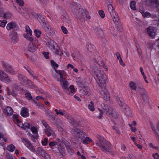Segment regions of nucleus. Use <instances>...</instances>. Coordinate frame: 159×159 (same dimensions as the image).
<instances>
[{
	"label": "nucleus",
	"mask_w": 159,
	"mask_h": 159,
	"mask_svg": "<svg viewBox=\"0 0 159 159\" xmlns=\"http://www.w3.org/2000/svg\"><path fill=\"white\" fill-rule=\"evenodd\" d=\"M61 29L63 32L65 34H67L68 32V31L67 29L64 26L61 27Z\"/></svg>",
	"instance_id": "69168bd1"
},
{
	"label": "nucleus",
	"mask_w": 159,
	"mask_h": 159,
	"mask_svg": "<svg viewBox=\"0 0 159 159\" xmlns=\"http://www.w3.org/2000/svg\"><path fill=\"white\" fill-rule=\"evenodd\" d=\"M55 111L56 112L57 115L59 114L61 116H64L66 118L69 119V116L66 114L65 110L62 109H60L58 110L57 109H55Z\"/></svg>",
	"instance_id": "a211bd4d"
},
{
	"label": "nucleus",
	"mask_w": 159,
	"mask_h": 159,
	"mask_svg": "<svg viewBox=\"0 0 159 159\" xmlns=\"http://www.w3.org/2000/svg\"><path fill=\"white\" fill-rule=\"evenodd\" d=\"M67 150L68 152L71 155H72L74 154V151L72 149V148L69 146H67L66 147Z\"/></svg>",
	"instance_id": "79ce46f5"
},
{
	"label": "nucleus",
	"mask_w": 159,
	"mask_h": 159,
	"mask_svg": "<svg viewBox=\"0 0 159 159\" xmlns=\"http://www.w3.org/2000/svg\"><path fill=\"white\" fill-rule=\"evenodd\" d=\"M139 12L142 14L143 17L149 18L151 17H154V15H151V14L148 11H145L143 9H139Z\"/></svg>",
	"instance_id": "6ab92c4d"
},
{
	"label": "nucleus",
	"mask_w": 159,
	"mask_h": 159,
	"mask_svg": "<svg viewBox=\"0 0 159 159\" xmlns=\"http://www.w3.org/2000/svg\"><path fill=\"white\" fill-rule=\"evenodd\" d=\"M137 48V52L139 55H141L142 52L141 50V48L140 47L139 45L138 44H136V45Z\"/></svg>",
	"instance_id": "49530a36"
},
{
	"label": "nucleus",
	"mask_w": 159,
	"mask_h": 159,
	"mask_svg": "<svg viewBox=\"0 0 159 159\" xmlns=\"http://www.w3.org/2000/svg\"><path fill=\"white\" fill-rule=\"evenodd\" d=\"M107 7L108 11L112 18L114 22L117 25L119 26V27L120 29L119 30L121 31V26L120 23L119 19L113 7L111 4H109L108 5Z\"/></svg>",
	"instance_id": "20e7f679"
},
{
	"label": "nucleus",
	"mask_w": 159,
	"mask_h": 159,
	"mask_svg": "<svg viewBox=\"0 0 159 159\" xmlns=\"http://www.w3.org/2000/svg\"><path fill=\"white\" fill-rule=\"evenodd\" d=\"M116 100L119 105L122 107H124V109H125L126 105L125 104L123 99L120 97L117 96L116 98Z\"/></svg>",
	"instance_id": "aec40b11"
},
{
	"label": "nucleus",
	"mask_w": 159,
	"mask_h": 159,
	"mask_svg": "<svg viewBox=\"0 0 159 159\" xmlns=\"http://www.w3.org/2000/svg\"><path fill=\"white\" fill-rule=\"evenodd\" d=\"M80 93L81 95H85L87 96H89L91 93L90 89L88 87H84L83 89L80 90Z\"/></svg>",
	"instance_id": "dca6fc26"
},
{
	"label": "nucleus",
	"mask_w": 159,
	"mask_h": 159,
	"mask_svg": "<svg viewBox=\"0 0 159 159\" xmlns=\"http://www.w3.org/2000/svg\"><path fill=\"white\" fill-rule=\"evenodd\" d=\"M2 67L5 71L11 75H14L16 74V71L8 63L3 61L2 62Z\"/></svg>",
	"instance_id": "423d86ee"
},
{
	"label": "nucleus",
	"mask_w": 159,
	"mask_h": 159,
	"mask_svg": "<svg viewBox=\"0 0 159 159\" xmlns=\"http://www.w3.org/2000/svg\"><path fill=\"white\" fill-rule=\"evenodd\" d=\"M7 29L8 30L13 29L15 30H17L18 29V25L16 23L11 22L7 24Z\"/></svg>",
	"instance_id": "4468645a"
},
{
	"label": "nucleus",
	"mask_w": 159,
	"mask_h": 159,
	"mask_svg": "<svg viewBox=\"0 0 159 159\" xmlns=\"http://www.w3.org/2000/svg\"><path fill=\"white\" fill-rule=\"evenodd\" d=\"M68 90L70 91L71 93H73L75 90L74 86L72 85H70L69 88L68 89Z\"/></svg>",
	"instance_id": "6e6d98bb"
},
{
	"label": "nucleus",
	"mask_w": 159,
	"mask_h": 159,
	"mask_svg": "<svg viewBox=\"0 0 159 159\" xmlns=\"http://www.w3.org/2000/svg\"><path fill=\"white\" fill-rule=\"evenodd\" d=\"M42 123L43 125L45 127V129H47V128H49V127H50L48 126V125L47 124V122L45 120H43L42 121Z\"/></svg>",
	"instance_id": "13d9d810"
},
{
	"label": "nucleus",
	"mask_w": 159,
	"mask_h": 159,
	"mask_svg": "<svg viewBox=\"0 0 159 159\" xmlns=\"http://www.w3.org/2000/svg\"><path fill=\"white\" fill-rule=\"evenodd\" d=\"M23 36L25 38L30 41H32L34 40L33 38L28 34H23Z\"/></svg>",
	"instance_id": "f704fd0d"
},
{
	"label": "nucleus",
	"mask_w": 159,
	"mask_h": 159,
	"mask_svg": "<svg viewBox=\"0 0 159 159\" xmlns=\"http://www.w3.org/2000/svg\"><path fill=\"white\" fill-rule=\"evenodd\" d=\"M101 107L104 111L107 110L108 108L109 107L107 105H106L104 103H102L101 104Z\"/></svg>",
	"instance_id": "864d4df0"
},
{
	"label": "nucleus",
	"mask_w": 159,
	"mask_h": 159,
	"mask_svg": "<svg viewBox=\"0 0 159 159\" xmlns=\"http://www.w3.org/2000/svg\"><path fill=\"white\" fill-rule=\"evenodd\" d=\"M72 134L78 139H82L86 136L85 133L84 132L76 127H74L71 130Z\"/></svg>",
	"instance_id": "39448f33"
},
{
	"label": "nucleus",
	"mask_w": 159,
	"mask_h": 159,
	"mask_svg": "<svg viewBox=\"0 0 159 159\" xmlns=\"http://www.w3.org/2000/svg\"><path fill=\"white\" fill-rule=\"evenodd\" d=\"M70 7L75 17L81 22L84 21L86 19H90V17L88 15L87 11L81 8L80 4L73 2L70 4Z\"/></svg>",
	"instance_id": "f257e3e1"
},
{
	"label": "nucleus",
	"mask_w": 159,
	"mask_h": 159,
	"mask_svg": "<svg viewBox=\"0 0 159 159\" xmlns=\"http://www.w3.org/2000/svg\"><path fill=\"white\" fill-rule=\"evenodd\" d=\"M98 109L100 113L99 115L97 116V117L99 119H101L102 117L103 113L101 109Z\"/></svg>",
	"instance_id": "680f3d73"
},
{
	"label": "nucleus",
	"mask_w": 159,
	"mask_h": 159,
	"mask_svg": "<svg viewBox=\"0 0 159 159\" xmlns=\"http://www.w3.org/2000/svg\"><path fill=\"white\" fill-rule=\"evenodd\" d=\"M48 141V138H45L43 141H42V143L43 145H45L47 144Z\"/></svg>",
	"instance_id": "338daca9"
},
{
	"label": "nucleus",
	"mask_w": 159,
	"mask_h": 159,
	"mask_svg": "<svg viewBox=\"0 0 159 159\" xmlns=\"http://www.w3.org/2000/svg\"><path fill=\"white\" fill-rule=\"evenodd\" d=\"M7 141V139L4 138L2 135L0 134V143H4V142H6Z\"/></svg>",
	"instance_id": "de8ad7c7"
},
{
	"label": "nucleus",
	"mask_w": 159,
	"mask_h": 159,
	"mask_svg": "<svg viewBox=\"0 0 159 159\" xmlns=\"http://www.w3.org/2000/svg\"><path fill=\"white\" fill-rule=\"evenodd\" d=\"M0 79L2 81L7 83H10L11 79L8 75L5 72L0 70Z\"/></svg>",
	"instance_id": "6e6552de"
},
{
	"label": "nucleus",
	"mask_w": 159,
	"mask_h": 159,
	"mask_svg": "<svg viewBox=\"0 0 159 159\" xmlns=\"http://www.w3.org/2000/svg\"><path fill=\"white\" fill-rule=\"evenodd\" d=\"M38 19L43 27V26L46 25L45 22V19L42 15H39L38 17Z\"/></svg>",
	"instance_id": "b1692460"
},
{
	"label": "nucleus",
	"mask_w": 159,
	"mask_h": 159,
	"mask_svg": "<svg viewBox=\"0 0 159 159\" xmlns=\"http://www.w3.org/2000/svg\"><path fill=\"white\" fill-rule=\"evenodd\" d=\"M135 5L136 2L135 1H133L131 2L130 4V7L131 8L132 10H135L136 9Z\"/></svg>",
	"instance_id": "37998d69"
},
{
	"label": "nucleus",
	"mask_w": 159,
	"mask_h": 159,
	"mask_svg": "<svg viewBox=\"0 0 159 159\" xmlns=\"http://www.w3.org/2000/svg\"><path fill=\"white\" fill-rule=\"evenodd\" d=\"M64 145L60 141V143H58V149L60 153L62 156H65L66 155V151L65 147L63 146Z\"/></svg>",
	"instance_id": "9b49d317"
},
{
	"label": "nucleus",
	"mask_w": 159,
	"mask_h": 159,
	"mask_svg": "<svg viewBox=\"0 0 159 159\" xmlns=\"http://www.w3.org/2000/svg\"><path fill=\"white\" fill-rule=\"evenodd\" d=\"M106 111V114L109 116H111L112 115L113 110L110 107H109L107 109V110L105 111Z\"/></svg>",
	"instance_id": "2f4dec72"
},
{
	"label": "nucleus",
	"mask_w": 159,
	"mask_h": 159,
	"mask_svg": "<svg viewBox=\"0 0 159 159\" xmlns=\"http://www.w3.org/2000/svg\"><path fill=\"white\" fill-rule=\"evenodd\" d=\"M12 16V14L9 12L4 13L3 15V17L6 19H8L10 18Z\"/></svg>",
	"instance_id": "c9c22d12"
},
{
	"label": "nucleus",
	"mask_w": 159,
	"mask_h": 159,
	"mask_svg": "<svg viewBox=\"0 0 159 159\" xmlns=\"http://www.w3.org/2000/svg\"><path fill=\"white\" fill-rule=\"evenodd\" d=\"M34 32L37 38H38L40 37L41 34V32L40 30H39L35 29Z\"/></svg>",
	"instance_id": "ea45409f"
},
{
	"label": "nucleus",
	"mask_w": 159,
	"mask_h": 159,
	"mask_svg": "<svg viewBox=\"0 0 159 159\" xmlns=\"http://www.w3.org/2000/svg\"><path fill=\"white\" fill-rule=\"evenodd\" d=\"M100 66L102 67L105 69V71H107L108 70V68L106 66H105V64L103 62L101 61Z\"/></svg>",
	"instance_id": "0e129e2a"
},
{
	"label": "nucleus",
	"mask_w": 159,
	"mask_h": 159,
	"mask_svg": "<svg viewBox=\"0 0 159 159\" xmlns=\"http://www.w3.org/2000/svg\"><path fill=\"white\" fill-rule=\"evenodd\" d=\"M37 151L38 152V153L45 159H50V156L44 150L41 148H38L37 149Z\"/></svg>",
	"instance_id": "ddd939ff"
},
{
	"label": "nucleus",
	"mask_w": 159,
	"mask_h": 159,
	"mask_svg": "<svg viewBox=\"0 0 159 159\" xmlns=\"http://www.w3.org/2000/svg\"><path fill=\"white\" fill-rule=\"evenodd\" d=\"M97 137L98 139L96 140L95 143L100 149L105 152H111L112 146L111 143L99 135Z\"/></svg>",
	"instance_id": "7ed1b4c3"
},
{
	"label": "nucleus",
	"mask_w": 159,
	"mask_h": 159,
	"mask_svg": "<svg viewBox=\"0 0 159 159\" xmlns=\"http://www.w3.org/2000/svg\"><path fill=\"white\" fill-rule=\"evenodd\" d=\"M9 36L13 43H16L17 42L18 40V36L17 32L14 31H12L10 34Z\"/></svg>",
	"instance_id": "2eb2a0df"
},
{
	"label": "nucleus",
	"mask_w": 159,
	"mask_h": 159,
	"mask_svg": "<svg viewBox=\"0 0 159 159\" xmlns=\"http://www.w3.org/2000/svg\"><path fill=\"white\" fill-rule=\"evenodd\" d=\"M71 123L72 125L75 126V127L78 126L79 125V122L74 120L72 121Z\"/></svg>",
	"instance_id": "4d7b16f0"
},
{
	"label": "nucleus",
	"mask_w": 159,
	"mask_h": 159,
	"mask_svg": "<svg viewBox=\"0 0 159 159\" xmlns=\"http://www.w3.org/2000/svg\"><path fill=\"white\" fill-rule=\"evenodd\" d=\"M25 30L27 34H29L30 36L32 35V31L28 26L27 25L26 26Z\"/></svg>",
	"instance_id": "4c0bfd02"
},
{
	"label": "nucleus",
	"mask_w": 159,
	"mask_h": 159,
	"mask_svg": "<svg viewBox=\"0 0 159 159\" xmlns=\"http://www.w3.org/2000/svg\"><path fill=\"white\" fill-rule=\"evenodd\" d=\"M44 130L46 134L48 137L50 136L53 132L52 130L50 127L48 129V128L45 129Z\"/></svg>",
	"instance_id": "bb28decb"
},
{
	"label": "nucleus",
	"mask_w": 159,
	"mask_h": 159,
	"mask_svg": "<svg viewBox=\"0 0 159 159\" xmlns=\"http://www.w3.org/2000/svg\"><path fill=\"white\" fill-rule=\"evenodd\" d=\"M26 146L31 151L33 152H34L35 151V148L30 142Z\"/></svg>",
	"instance_id": "c756f323"
},
{
	"label": "nucleus",
	"mask_w": 159,
	"mask_h": 159,
	"mask_svg": "<svg viewBox=\"0 0 159 159\" xmlns=\"http://www.w3.org/2000/svg\"><path fill=\"white\" fill-rule=\"evenodd\" d=\"M139 91L142 95H144L146 93V91L143 88H141L139 89Z\"/></svg>",
	"instance_id": "603ef678"
},
{
	"label": "nucleus",
	"mask_w": 159,
	"mask_h": 159,
	"mask_svg": "<svg viewBox=\"0 0 159 159\" xmlns=\"http://www.w3.org/2000/svg\"><path fill=\"white\" fill-rule=\"evenodd\" d=\"M58 141L57 142L53 141L49 143V145L50 147H51V148L53 149V151H56L55 148V146L56 145H57L58 146V143H59L60 142H59V141H60V139H58Z\"/></svg>",
	"instance_id": "5701e85b"
},
{
	"label": "nucleus",
	"mask_w": 159,
	"mask_h": 159,
	"mask_svg": "<svg viewBox=\"0 0 159 159\" xmlns=\"http://www.w3.org/2000/svg\"><path fill=\"white\" fill-rule=\"evenodd\" d=\"M12 90L15 89L16 91H19L20 89V88L17 84L15 83L12 85Z\"/></svg>",
	"instance_id": "473e14b6"
},
{
	"label": "nucleus",
	"mask_w": 159,
	"mask_h": 159,
	"mask_svg": "<svg viewBox=\"0 0 159 159\" xmlns=\"http://www.w3.org/2000/svg\"><path fill=\"white\" fill-rule=\"evenodd\" d=\"M6 23V20L0 21V26L4 27L5 26Z\"/></svg>",
	"instance_id": "bf43d9fd"
},
{
	"label": "nucleus",
	"mask_w": 159,
	"mask_h": 159,
	"mask_svg": "<svg viewBox=\"0 0 159 159\" xmlns=\"http://www.w3.org/2000/svg\"><path fill=\"white\" fill-rule=\"evenodd\" d=\"M26 146L31 151L33 152H34L35 151V148L30 142Z\"/></svg>",
	"instance_id": "cd10ccee"
},
{
	"label": "nucleus",
	"mask_w": 159,
	"mask_h": 159,
	"mask_svg": "<svg viewBox=\"0 0 159 159\" xmlns=\"http://www.w3.org/2000/svg\"><path fill=\"white\" fill-rule=\"evenodd\" d=\"M30 124L28 123L25 122L24 124H22L21 128L23 129H30Z\"/></svg>",
	"instance_id": "e433bc0d"
},
{
	"label": "nucleus",
	"mask_w": 159,
	"mask_h": 159,
	"mask_svg": "<svg viewBox=\"0 0 159 159\" xmlns=\"http://www.w3.org/2000/svg\"><path fill=\"white\" fill-rule=\"evenodd\" d=\"M88 108L92 111H93L95 110V108L94 106L93 102L91 101L90 102V103L88 105Z\"/></svg>",
	"instance_id": "a878e982"
},
{
	"label": "nucleus",
	"mask_w": 159,
	"mask_h": 159,
	"mask_svg": "<svg viewBox=\"0 0 159 159\" xmlns=\"http://www.w3.org/2000/svg\"><path fill=\"white\" fill-rule=\"evenodd\" d=\"M99 66V64L97 63L91 67V70L100 86H102L103 85L104 86L107 82V78L104 72L98 68Z\"/></svg>",
	"instance_id": "f03ea898"
},
{
	"label": "nucleus",
	"mask_w": 159,
	"mask_h": 159,
	"mask_svg": "<svg viewBox=\"0 0 159 159\" xmlns=\"http://www.w3.org/2000/svg\"><path fill=\"white\" fill-rule=\"evenodd\" d=\"M39 45V43L38 40H34L29 43L28 46V49L29 51L34 52L37 50Z\"/></svg>",
	"instance_id": "0eeeda50"
},
{
	"label": "nucleus",
	"mask_w": 159,
	"mask_h": 159,
	"mask_svg": "<svg viewBox=\"0 0 159 159\" xmlns=\"http://www.w3.org/2000/svg\"><path fill=\"white\" fill-rule=\"evenodd\" d=\"M7 149L8 151L13 152L15 150V147L12 144H11L7 146Z\"/></svg>",
	"instance_id": "7c9ffc66"
},
{
	"label": "nucleus",
	"mask_w": 159,
	"mask_h": 159,
	"mask_svg": "<svg viewBox=\"0 0 159 159\" xmlns=\"http://www.w3.org/2000/svg\"><path fill=\"white\" fill-rule=\"evenodd\" d=\"M126 111H125V114L128 116H131V113L129 108H126Z\"/></svg>",
	"instance_id": "3c124183"
},
{
	"label": "nucleus",
	"mask_w": 159,
	"mask_h": 159,
	"mask_svg": "<svg viewBox=\"0 0 159 159\" xmlns=\"http://www.w3.org/2000/svg\"><path fill=\"white\" fill-rule=\"evenodd\" d=\"M25 96L26 98L28 100H31L32 99V97L30 93H27L25 94Z\"/></svg>",
	"instance_id": "09e8293b"
},
{
	"label": "nucleus",
	"mask_w": 159,
	"mask_h": 159,
	"mask_svg": "<svg viewBox=\"0 0 159 159\" xmlns=\"http://www.w3.org/2000/svg\"><path fill=\"white\" fill-rule=\"evenodd\" d=\"M16 2L20 6H23L24 5V2L22 0H16Z\"/></svg>",
	"instance_id": "5fc2aeb1"
},
{
	"label": "nucleus",
	"mask_w": 159,
	"mask_h": 159,
	"mask_svg": "<svg viewBox=\"0 0 159 159\" xmlns=\"http://www.w3.org/2000/svg\"><path fill=\"white\" fill-rule=\"evenodd\" d=\"M5 113L7 115H11L13 113V111L11 107H7L6 108Z\"/></svg>",
	"instance_id": "393cba45"
},
{
	"label": "nucleus",
	"mask_w": 159,
	"mask_h": 159,
	"mask_svg": "<svg viewBox=\"0 0 159 159\" xmlns=\"http://www.w3.org/2000/svg\"><path fill=\"white\" fill-rule=\"evenodd\" d=\"M18 77L19 80L20 81H24L26 80L27 79V78L26 77L24 76L21 74H19Z\"/></svg>",
	"instance_id": "a19ab883"
},
{
	"label": "nucleus",
	"mask_w": 159,
	"mask_h": 159,
	"mask_svg": "<svg viewBox=\"0 0 159 159\" xmlns=\"http://www.w3.org/2000/svg\"><path fill=\"white\" fill-rule=\"evenodd\" d=\"M28 109L25 107H23L21 111V115L24 117H26L29 116Z\"/></svg>",
	"instance_id": "412c9836"
},
{
	"label": "nucleus",
	"mask_w": 159,
	"mask_h": 159,
	"mask_svg": "<svg viewBox=\"0 0 159 159\" xmlns=\"http://www.w3.org/2000/svg\"><path fill=\"white\" fill-rule=\"evenodd\" d=\"M55 54L57 55H59L61 56L63 54L61 50L60 49H55Z\"/></svg>",
	"instance_id": "a18cd8bd"
},
{
	"label": "nucleus",
	"mask_w": 159,
	"mask_h": 159,
	"mask_svg": "<svg viewBox=\"0 0 159 159\" xmlns=\"http://www.w3.org/2000/svg\"><path fill=\"white\" fill-rule=\"evenodd\" d=\"M154 159H159V155L157 153H156L152 155Z\"/></svg>",
	"instance_id": "774afa93"
},
{
	"label": "nucleus",
	"mask_w": 159,
	"mask_h": 159,
	"mask_svg": "<svg viewBox=\"0 0 159 159\" xmlns=\"http://www.w3.org/2000/svg\"><path fill=\"white\" fill-rule=\"evenodd\" d=\"M26 146L31 151L33 152H34L35 151V148L30 142Z\"/></svg>",
	"instance_id": "c85d7f7f"
},
{
	"label": "nucleus",
	"mask_w": 159,
	"mask_h": 159,
	"mask_svg": "<svg viewBox=\"0 0 159 159\" xmlns=\"http://www.w3.org/2000/svg\"><path fill=\"white\" fill-rule=\"evenodd\" d=\"M68 81L66 80H64L62 84V87L63 89H66L68 88Z\"/></svg>",
	"instance_id": "72a5a7b5"
},
{
	"label": "nucleus",
	"mask_w": 159,
	"mask_h": 159,
	"mask_svg": "<svg viewBox=\"0 0 159 159\" xmlns=\"http://www.w3.org/2000/svg\"><path fill=\"white\" fill-rule=\"evenodd\" d=\"M21 140L22 142L24 143L25 146L27 145L30 143V142L28 139H26L21 138Z\"/></svg>",
	"instance_id": "c03bdc74"
},
{
	"label": "nucleus",
	"mask_w": 159,
	"mask_h": 159,
	"mask_svg": "<svg viewBox=\"0 0 159 159\" xmlns=\"http://www.w3.org/2000/svg\"><path fill=\"white\" fill-rule=\"evenodd\" d=\"M147 33L149 36L152 38L155 37L156 35V30L153 27L149 26L147 29Z\"/></svg>",
	"instance_id": "9d476101"
},
{
	"label": "nucleus",
	"mask_w": 159,
	"mask_h": 159,
	"mask_svg": "<svg viewBox=\"0 0 159 159\" xmlns=\"http://www.w3.org/2000/svg\"><path fill=\"white\" fill-rule=\"evenodd\" d=\"M60 78H64L65 79L66 78V74L64 70L63 71V72H62V74L61 75Z\"/></svg>",
	"instance_id": "052dcab7"
},
{
	"label": "nucleus",
	"mask_w": 159,
	"mask_h": 159,
	"mask_svg": "<svg viewBox=\"0 0 159 159\" xmlns=\"http://www.w3.org/2000/svg\"><path fill=\"white\" fill-rule=\"evenodd\" d=\"M44 57L47 59L49 58V53L48 52H43L42 53Z\"/></svg>",
	"instance_id": "e2e57ef3"
},
{
	"label": "nucleus",
	"mask_w": 159,
	"mask_h": 159,
	"mask_svg": "<svg viewBox=\"0 0 159 159\" xmlns=\"http://www.w3.org/2000/svg\"><path fill=\"white\" fill-rule=\"evenodd\" d=\"M55 111L56 112L57 115L59 114L61 116H64L66 118L69 119V116L66 114L65 110L62 109H60L58 110L57 109H55Z\"/></svg>",
	"instance_id": "f3484780"
},
{
	"label": "nucleus",
	"mask_w": 159,
	"mask_h": 159,
	"mask_svg": "<svg viewBox=\"0 0 159 159\" xmlns=\"http://www.w3.org/2000/svg\"><path fill=\"white\" fill-rule=\"evenodd\" d=\"M129 87L132 90H135L136 89V84L131 82L129 83Z\"/></svg>",
	"instance_id": "58836bf2"
},
{
	"label": "nucleus",
	"mask_w": 159,
	"mask_h": 159,
	"mask_svg": "<svg viewBox=\"0 0 159 159\" xmlns=\"http://www.w3.org/2000/svg\"><path fill=\"white\" fill-rule=\"evenodd\" d=\"M100 92L104 100L108 101L109 99V94L105 87H102L101 88Z\"/></svg>",
	"instance_id": "1a4fd4ad"
},
{
	"label": "nucleus",
	"mask_w": 159,
	"mask_h": 159,
	"mask_svg": "<svg viewBox=\"0 0 159 159\" xmlns=\"http://www.w3.org/2000/svg\"><path fill=\"white\" fill-rule=\"evenodd\" d=\"M98 13L102 18H104L105 17V14L104 11L102 10H99L98 11Z\"/></svg>",
	"instance_id": "8fccbe9b"
},
{
	"label": "nucleus",
	"mask_w": 159,
	"mask_h": 159,
	"mask_svg": "<svg viewBox=\"0 0 159 159\" xmlns=\"http://www.w3.org/2000/svg\"><path fill=\"white\" fill-rule=\"evenodd\" d=\"M149 4L152 8L157 7L159 5V0H150Z\"/></svg>",
	"instance_id": "4be33fe9"
},
{
	"label": "nucleus",
	"mask_w": 159,
	"mask_h": 159,
	"mask_svg": "<svg viewBox=\"0 0 159 159\" xmlns=\"http://www.w3.org/2000/svg\"><path fill=\"white\" fill-rule=\"evenodd\" d=\"M45 32L50 36H52L55 34V32L51 26L46 25L43 27Z\"/></svg>",
	"instance_id": "f8f14e48"
}]
</instances>
